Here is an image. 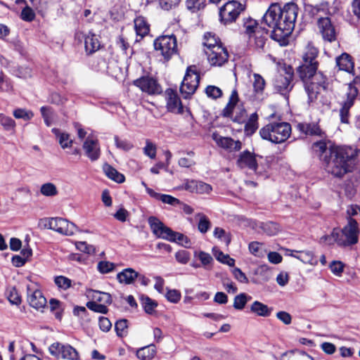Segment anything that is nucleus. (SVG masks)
<instances>
[{
    "label": "nucleus",
    "mask_w": 360,
    "mask_h": 360,
    "mask_svg": "<svg viewBox=\"0 0 360 360\" xmlns=\"http://www.w3.org/2000/svg\"><path fill=\"white\" fill-rule=\"evenodd\" d=\"M52 132L56 136L62 148L65 149L72 146L73 141L70 139L69 134L60 132L59 129L56 128L52 129Z\"/></svg>",
    "instance_id": "nucleus-37"
},
{
    "label": "nucleus",
    "mask_w": 360,
    "mask_h": 360,
    "mask_svg": "<svg viewBox=\"0 0 360 360\" xmlns=\"http://www.w3.org/2000/svg\"><path fill=\"white\" fill-rule=\"evenodd\" d=\"M291 132V125L288 122H272L262 127L259 133L262 139L278 144L287 141Z\"/></svg>",
    "instance_id": "nucleus-3"
},
{
    "label": "nucleus",
    "mask_w": 360,
    "mask_h": 360,
    "mask_svg": "<svg viewBox=\"0 0 360 360\" xmlns=\"http://www.w3.org/2000/svg\"><path fill=\"white\" fill-rule=\"evenodd\" d=\"M239 101L238 91L236 89H233L229 97V102L223 109L221 115L224 117H230L232 114L236 105Z\"/></svg>",
    "instance_id": "nucleus-32"
},
{
    "label": "nucleus",
    "mask_w": 360,
    "mask_h": 360,
    "mask_svg": "<svg viewBox=\"0 0 360 360\" xmlns=\"http://www.w3.org/2000/svg\"><path fill=\"white\" fill-rule=\"evenodd\" d=\"M141 301L145 311L149 314H153V312L155 310V308L158 305L157 303L155 301L152 300L148 297H142Z\"/></svg>",
    "instance_id": "nucleus-51"
},
{
    "label": "nucleus",
    "mask_w": 360,
    "mask_h": 360,
    "mask_svg": "<svg viewBox=\"0 0 360 360\" xmlns=\"http://www.w3.org/2000/svg\"><path fill=\"white\" fill-rule=\"evenodd\" d=\"M27 300L30 305L37 309L44 308L46 304V300L42 292L39 290H32L30 286L27 287Z\"/></svg>",
    "instance_id": "nucleus-24"
},
{
    "label": "nucleus",
    "mask_w": 360,
    "mask_h": 360,
    "mask_svg": "<svg viewBox=\"0 0 360 360\" xmlns=\"http://www.w3.org/2000/svg\"><path fill=\"white\" fill-rule=\"evenodd\" d=\"M134 28L137 35L142 38L149 33L150 25L148 23L146 18L141 15L137 16L134 19Z\"/></svg>",
    "instance_id": "nucleus-31"
},
{
    "label": "nucleus",
    "mask_w": 360,
    "mask_h": 360,
    "mask_svg": "<svg viewBox=\"0 0 360 360\" xmlns=\"http://www.w3.org/2000/svg\"><path fill=\"white\" fill-rule=\"evenodd\" d=\"M186 6L192 13L202 10L206 6V0H186Z\"/></svg>",
    "instance_id": "nucleus-41"
},
{
    "label": "nucleus",
    "mask_w": 360,
    "mask_h": 360,
    "mask_svg": "<svg viewBox=\"0 0 360 360\" xmlns=\"http://www.w3.org/2000/svg\"><path fill=\"white\" fill-rule=\"evenodd\" d=\"M253 87L255 92L257 94H262L265 86L264 79L260 75L257 73L253 74Z\"/></svg>",
    "instance_id": "nucleus-45"
},
{
    "label": "nucleus",
    "mask_w": 360,
    "mask_h": 360,
    "mask_svg": "<svg viewBox=\"0 0 360 360\" xmlns=\"http://www.w3.org/2000/svg\"><path fill=\"white\" fill-rule=\"evenodd\" d=\"M262 244H261L258 242H256V241L251 242L249 244V250L255 256L262 257L263 252L262 250Z\"/></svg>",
    "instance_id": "nucleus-60"
},
{
    "label": "nucleus",
    "mask_w": 360,
    "mask_h": 360,
    "mask_svg": "<svg viewBox=\"0 0 360 360\" xmlns=\"http://www.w3.org/2000/svg\"><path fill=\"white\" fill-rule=\"evenodd\" d=\"M45 226L66 236H72L77 230V226L73 223L60 217L46 219Z\"/></svg>",
    "instance_id": "nucleus-14"
},
{
    "label": "nucleus",
    "mask_w": 360,
    "mask_h": 360,
    "mask_svg": "<svg viewBox=\"0 0 360 360\" xmlns=\"http://www.w3.org/2000/svg\"><path fill=\"white\" fill-rule=\"evenodd\" d=\"M291 256L300 260L304 264H308L311 266H316L318 264V260L315 257L314 252L310 250H294L292 251Z\"/></svg>",
    "instance_id": "nucleus-27"
},
{
    "label": "nucleus",
    "mask_w": 360,
    "mask_h": 360,
    "mask_svg": "<svg viewBox=\"0 0 360 360\" xmlns=\"http://www.w3.org/2000/svg\"><path fill=\"white\" fill-rule=\"evenodd\" d=\"M205 94L209 98L217 99L222 96L223 93L220 88L216 86L210 85L205 89Z\"/></svg>",
    "instance_id": "nucleus-50"
},
{
    "label": "nucleus",
    "mask_w": 360,
    "mask_h": 360,
    "mask_svg": "<svg viewBox=\"0 0 360 360\" xmlns=\"http://www.w3.org/2000/svg\"><path fill=\"white\" fill-rule=\"evenodd\" d=\"M127 328L128 324L127 319H121L115 323V328L117 335L120 337H123L127 334Z\"/></svg>",
    "instance_id": "nucleus-49"
},
{
    "label": "nucleus",
    "mask_w": 360,
    "mask_h": 360,
    "mask_svg": "<svg viewBox=\"0 0 360 360\" xmlns=\"http://www.w3.org/2000/svg\"><path fill=\"white\" fill-rule=\"evenodd\" d=\"M148 224L153 233L158 238L166 239L172 242H178L186 248H190L191 243L190 239L182 233L174 232L166 226L158 218L150 217Z\"/></svg>",
    "instance_id": "nucleus-4"
},
{
    "label": "nucleus",
    "mask_w": 360,
    "mask_h": 360,
    "mask_svg": "<svg viewBox=\"0 0 360 360\" xmlns=\"http://www.w3.org/2000/svg\"><path fill=\"white\" fill-rule=\"evenodd\" d=\"M165 94L167 110L174 113L183 112V106L176 92L169 89L166 90Z\"/></svg>",
    "instance_id": "nucleus-23"
},
{
    "label": "nucleus",
    "mask_w": 360,
    "mask_h": 360,
    "mask_svg": "<svg viewBox=\"0 0 360 360\" xmlns=\"http://www.w3.org/2000/svg\"><path fill=\"white\" fill-rule=\"evenodd\" d=\"M236 165L240 169H248L256 172L258 167L256 155L249 150H244L238 155Z\"/></svg>",
    "instance_id": "nucleus-20"
},
{
    "label": "nucleus",
    "mask_w": 360,
    "mask_h": 360,
    "mask_svg": "<svg viewBox=\"0 0 360 360\" xmlns=\"http://www.w3.org/2000/svg\"><path fill=\"white\" fill-rule=\"evenodd\" d=\"M282 360H314L311 356L304 352H289L284 354Z\"/></svg>",
    "instance_id": "nucleus-40"
},
{
    "label": "nucleus",
    "mask_w": 360,
    "mask_h": 360,
    "mask_svg": "<svg viewBox=\"0 0 360 360\" xmlns=\"http://www.w3.org/2000/svg\"><path fill=\"white\" fill-rule=\"evenodd\" d=\"M8 299L9 302L13 304L18 305L21 303L20 296L15 288H13L10 290Z\"/></svg>",
    "instance_id": "nucleus-62"
},
{
    "label": "nucleus",
    "mask_w": 360,
    "mask_h": 360,
    "mask_svg": "<svg viewBox=\"0 0 360 360\" xmlns=\"http://www.w3.org/2000/svg\"><path fill=\"white\" fill-rule=\"evenodd\" d=\"M55 283L56 285L63 290H67L71 286L72 281L68 278L63 276H56L55 278Z\"/></svg>",
    "instance_id": "nucleus-55"
},
{
    "label": "nucleus",
    "mask_w": 360,
    "mask_h": 360,
    "mask_svg": "<svg viewBox=\"0 0 360 360\" xmlns=\"http://www.w3.org/2000/svg\"><path fill=\"white\" fill-rule=\"evenodd\" d=\"M358 96V89L356 86L349 84L338 101L340 106L339 112L340 121L342 123L348 124L350 117V109L354 105Z\"/></svg>",
    "instance_id": "nucleus-8"
},
{
    "label": "nucleus",
    "mask_w": 360,
    "mask_h": 360,
    "mask_svg": "<svg viewBox=\"0 0 360 360\" xmlns=\"http://www.w3.org/2000/svg\"><path fill=\"white\" fill-rule=\"evenodd\" d=\"M97 268L101 274H108L114 269L115 264L110 262L101 261L98 262Z\"/></svg>",
    "instance_id": "nucleus-59"
},
{
    "label": "nucleus",
    "mask_w": 360,
    "mask_h": 360,
    "mask_svg": "<svg viewBox=\"0 0 360 360\" xmlns=\"http://www.w3.org/2000/svg\"><path fill=\"white\" fill-rule=\"evenodd\" d=\"M214 236L218 239L224 241L228 245L231 240V234L220 227H216L214 230Z\"/></svg>",
    "instance_id": "nucleus-46"
},
{
    "label": "nucleus",
    "mask_w": 360,
    "mask_h": 360,
    "mask_svg": "<svg viewBox=\"0 0 360 360\" xmlns=\"http://www.w3.org/2000/svg\"><path fill=\"white\" fill-rule=\"evenodd\" d=\"M176 259L181 264H187L190 259V254L186 250L178 251L175 254Z\"/></svg>",
    "instance_id": "nucleus-63"
},
{
    "label": "nucleus",
    "mask_w": 360,
    "mask_h": 360,
    "mask_svg": "<svg viewBox=\"0 0 360 360\" xmlns=\"http://www.w3.org/2000/svg\"><path fill=\"white\" fill-rule=\"evenodd\" d=\"M306 77L299 75L300 79L305 84V90L308 95L309 102H313L316 98L318 95L320 94L321 89H326L327 87V78L321 72H317V70H314V72L308 73V71H305Z\"/></svg>",
    "instance_id": "nucleus-5"
},
{
    "label": "nucleus",
    "mask_w": 360,
    "mask_h": 360,
    "mask_svg": "<svg viewBox=\"0 0 360 360\" xmlns=\"http://www.w3.org/2000/svg\"><path fill=\"white\" fill-rule=\"evenodd\" d=\"M40 191L45 196H54L58 193L56 186L52 183H46L41 186Z\"/></svg>",
    "instance_id": "nucleus-47"
},
{
    "label": "nucleus",
    "mask_w": 360,
    "mask_h": 360,
    "mask_svg": "<svg viewBox=\"0 0 360 360\" xmlns=\"http://www.w3.org/2000/svg\"><path fill=\"white\" fill-rule=\"evenodd\" d=\"M336 64L340 70L350 72L354 68V63L352 57L344 53L336 58Z\"/></svg>",
    "instance_id": "nucleus-33"
},
{
    "label": "nucleus",
    "mask_w": 360,
    "mask_h": 360,
    "mask_svg": "<svg viewBox=\"0 0 360 360\" xmlns=\"http://www.w3.org/2000/svg\"><path fill=\"white\" fill-rule=\"evenodd\" d=\"M180 0H158L160 7L164 11H170L178 6Z\"/></svg>",
    "instance_id": "nucleus-54"
},
{
    "label": "nucleus",
    "mask_w": 360,
    "mask_h": 360,
    "mask_svg": "<svg viewBox=\"0 0 360 360\" xmlns=\"http://www.w3.org/2000/svg\"><path fill=\"white\" fill-rule=\"evenodd\" d=\"M292 79V75L290 73H286L285 75H278L274 81L275 89L281 94H286V93L290 91L292 88V85L291 84Z\"/></svg>",
    "instance_id": "nucleus-25"
},
{
    "label": "nucleus",
    "mask_w": 360,
    "mask_h": 360,
    "mask_svg": "<svg viewBox=\"0 0 360 360\" xmlns=\"http://www.w3.org/2000/svg\"><path fill=\"white\" fill-rule=\"evenodd\" d=\"M20 17L25 21L31 22L34 19L35 13L32 8L26 5L21 12Z\"/></svg>",
    "instance_id": "nucleus-58"
},
{
    "label": "nucleus",
    "mask_w": 360,
    "mask_h": 360,
    "mask_svg": "<svg viewBox=\"0 0 360 360\" xmlns=\"http://www.w3.org/2000/svg\"><path fill=\"white\" fill-rule=\"evenodd\" d=\"M251 299L252 297L245 293H240L235 297L233 306L236 309L242 310L244 309L246 303Z\"/></svg>",
    "instance_id": "nucleus-43"
},
{
    "label": "nucleus",
    "mask_w": 360,
    "mask_h": 360,
    "mask_svg": "<svg viewBox=\"0 0 360 360\" xmlns=\"http://www.w3.org/2000/svg\"><path fill=\"white\" fill-rule=\"evenodd\" d=\"M298 7L294 3L285 4L283 8L272 4L263 16V22L272 29L271 37L280 45L288 43V37L295 27Z\"/></svg>",
    "instance_id": "nucleus-2"
},
{
    "label": "nucleus",
    "mask_w": 360,
    "mask_h": 360,
    "mask_svg": "<svg viewBox=\"0 0 360 360\" xmlns=\"http://www.w3.org/2000/svg\"><path fill=\"white\" fill-rule=\"evenodd\" d=\"M86 307L89 309H91L95 312L104 314H107L108 311L107 307L104 304H98L96 302H94V301L88 302L86 303Z\"/></svg>",
    "instance_id": "nucleus-53"
},
{
    "label": "nucleus",
    "mask_w": 360,
    "mask_h": 360,
    "mask_svg": "<svg viewBox=\"0 0 360 360\" xmlns=\"http://www.w3.org/2000/svg\"><path fill=\"white\" fill-rule=\"evenodd\" d=\"M138 272L132 268H127L117 274V279L122 284L130 285L134 283Z\"/></svg>",
    "instance_id": "nucleus-28"
},
{
    "label": "nucleus",
    "mask_w": 360,
    "mask_h": 360,
    "mask_svg": "<svg viewBox=\"0 0 360 360\" xmlns=\"http://www.w3.org/2000/svg\"><path fill=\"white\" fill-rule=\"evenodd\" d=\"M199 218L198 229L202 233H205L210 228L211 222L209 219L202 213H198L196 215Z\"/></svg>",
    "instance_id": "nucleus-44"
},
{
    "label": "nucleus",
    "mask_w": 360,
    "mask_h": 360,
    "mask_svg": "<svg viewBox=\"0 0 360 360\" xmlns=\"http://www.w3.org/2000/svg\"><path fill=\"white\" fill-rule=\"evenodd\" d=\"M212 139L218 146L229 152L238 151L242 148V143L240 141H234L230 137H224L219 134H213Z\"/></svg>",
    "instance_id": "nucleus-22"
},
{
    "label": "nucleus",
    "mask_w": 360,
    "mask_h": 360,
    "mask_svg": "<svg viewBox=\"0 0 360 360\" xmlns=\"http://www.w3.org/2000/svg\"><path fill=\"white\" fill-rule=\"evenodd\" d=\"M213 254L215 258L221 263L229 265V266H233L235 264V259L230 257L229 255L224 254L219 250L213 248Z\"/></svg>",
    "instance_id": "nucleus-42"
},
{
    "label": "nucleus",
    "mask_w": 360,
    "mask_h": 360,
    "mask_svg": "<svg viewBox=\"0 0 360 360\" xmlns=\"http://www.w3.org/2000/svg\"><path fill=\"white\" fill-rule=\"evenodd\" d=\"M49 353L55 357H61L68 360H79L78 352L68 344H62L59 342H53L49 347Z\"/></svg>",
    "instance_id": "nucleus-13"
},
{
    "label": "nucleus",
    "mask_w": 360,
    "mask_h": 360,
    "mask_svg": "<svg viewBox=\"0 0 360 360\" xmlns=\"http://www.w3.org/2000/svg\"><path fill=\"white\" fill-rule=\"evenodd\" d=\"M147 193L151 197L156 200H161L163 203L168 204L170 205H177L181 204V201L170 195L161 194L155 192L152 188H147Z\"/></svg>",
    "instance_id": "nucleus-29"
},
{
    "label": "nucleus",
    "mask_w": 360,
    "mask_h": 360,
    "mask_svg": "<svg viewBox=\"0 0 360 360\" xmlns=\"http://www.w3.org/2000/svg\"><path fill=\"white\" fill-rule=\"evenodd\" d=\"M297 129L305 135L316 136L321 138L325 136V132L317 123H299Z\"/></svg>",
    "instance_id": "nucleus-26"
},
{
    "label": "nucleus",
    "mask_w": 360,
    "mask_h": 360,
    "mask_svg": "<svg viewBox=\"0 0 360 360\" xmlns=\"http://www.w3.org/2000/svg\"><path fill=\"white\" fill-rule=\"evenodd\" d=\"M199 82L200 75L195 67H188L180 86L181 94L185 98H188L195 93L198 86Z\"/></svg>",
    "instance_id": "nucleus-12"
},
{
    "label": "nucleus",
    "mask_w": 360,
    "mask_h": 360,
    "mask_svg": "<svg viewBox=\"0 0 360 360\" xmlns=\"http://www.w3.org/2000/svg\"><path fill=\"white\" fill-rule=\"evenodd\" d=\"M86 296L94 302H101L104 304H109L112 302L111 295L108 292L90 289L86 291Z\"/></svg>",
    "instance_id": "nucleus-30"
},
{
    "label": "nucleus",
    "mask_w": 360,
    "mask_h": 360,
    "mask_svg": "<svg viewBox=\"0 0 360 360\" xmlns=\"http://www.w3.org/2000/svg\"><path fill=\"white\" fill-rule=\"evenodd\" d=\"M105 175L110 179L117 183H123L125 180L124 176L117 172L114 167L108 164H105L103 167Z\"/></svg>",
    "instance_id": "nucleus-36"
},
{
    "label": "nucleus",
    "mask_w": 360,
    "mask_h": 360,
    "mask_svg": "<svg viewBox=\"0 0 360 360\" xmlns=\"http://www.w3.org/2000/svg\"><path fill=\"white\" fill-rule=\"evenodd\" d=\"M76 248L77 250L81 252L87 253V254H93L95 252V248L94 246L88 245L86 242H77L75 243Z\"/></svg>",
    "instance_id": "nucleus-61"
},
{
    "label": "nucleus",
    "mask_w": 360,
    "mask_h": 360,
    "mask_svg": "<svg viewBox=\"0 0 360 360\" xmlns=\"http://www.w3.org/2000/svg\"><path fill=\"white\" fill-rule=\"evenodd\" d=\"M314 150L322 155L325 169L335 177L342 178L346 174L352 172L360 150L352 146L335 145L327 146L325 141L313 143Z\"/></svg>",
    "instance_id": "nucleus-1"
},
{
    "label": "nucleus",
    "mask_w": 360,
    "mask_h": 360,
    "mask_svg": "<svg viewBox=\"0 0 360 360\" xmlns=\"http://www.w3.org/2000/svg\"><path fill=\"white\" fill-rule=\"evenodd\" d=\"M245 6L238 1H229L219 9V20L224 25L232 23L236 20Z\"/></svg>",
    "instance_id": "nucleus-11"
},
{
    "label": "nucleus",
    "mask_w": 360,
    "mask_h": 360,
    "mask_svg": "<svg viewBox=\"0 0 360 360\" xmlns=\"http://www.w3.org/2000/svg\"><path fill=\"white\" fill-rule=\"evenodd\" d=\"M202 44L205 52L206 50H212L217 46H222L219 39L212 32H207L204 34Z\"/></svg>",
    "instance_id": "nucleus-34"
},
{
    "label": "nucleus",
    "mask_w": 360,
    "mask_h": 360,
    "mask_svg": "<svg viewBox=\"0 0 360 360\" xmlns=\"http://www.w3.org/2000/svg\"><path fill=\"white\" fill-rule=\"evenodd\" d=\"M360 228L356 220L349 218L347 224L341 229H338V233L335 232V236L338 240V245L341 248H348L356 245L359 242Z\"/></svg>",
    "instance_id": "nucleus-6"
},
{
    "label": "nucleus",
    "mask_w": 360,
    "mask_h": 360,
    "mask_svg": "<svg viewBox=\"0 0 360 360\" xmlns=\"http://www.w3.org/2000/svg\"><path fill=\"white\" fill-rule=\"evenodd\" d=\"M0 124L5 130H13L15 127V122L10 117H7L0 113Z\"/></svg>",
    "instance_id": "nucleus-48"
},
{
    "label": "nucleus",
    "mask_w": 360,
    "mask_h": 360,
    "mask_svg": "<svg viewBox=\"0 0 360 360\" xmlns=\"http://www.w3.org/2000/svg\"><path fill=\"white\" fill-rule=\"evenodd\" d=\"M263 229L266 234L274 236L278 233L279 226L274 222H267L263 225Z\"/></svg>",
    "instance_id": "nucleus-57"
},
{
    "label": "nucleus",
    "mask_w": 360,
    "mask_h": 360,
    "mask_svg": "<svg viewBox=\"0 0 360 360\" xmlns=\"http://www.w3.org/2000/svg\"><path fill=\"white\" fill-rule=\"evenodd\" d=\"M258 128V115L252 113L245 125V132L247 135H252Z\"/></svg>",
    "instance_id": "nucleus-39"
},
{
    "label": "nucleus",
    "mask_w": 360,
    "mask_h": 360,
    "mask_svg": "<svg viewBox=\"0 0 360 360\" xmlns=\"http://www.w3.org/2000/svg\"><path fill=\"white\" fill-rule=\"evenodd\" d=\"M245 33L249 37V44L258 50H262L268 37V30L258 25L255 20L248 19L244 22Z\"/></svg>",
    "instance_id": "nucleus-7"
},
{
    "label": "nucleus",
    "mask_w": 360,
    "mask_h": 360,
    "mask_svg": "<svg viewBox=\"0 0 360 360\" xmlns=\"http://www.w3.org/2000/svg\"><path fill=\"white\" fill-rule=\"evenodd\" d=\"M205 54L210 64L212 66H221L229 58V53L226 49L223 46L210 50H206Z\"/></svg>",
    "instance_id": "nucleus-18"
},
{
    "label": "nucleus",
    "mask_w": 360,
    "mask_h": 360,
    "mask_svg": "<svg viewBox=\"0 0 360 360\" xmlns=\"http://www.w3.org/2000/svg\"><path fill=\"white\" fill-rule=\"evenodd\" d=\"M134 84L148 95H158L162 91L158 80L153 77L143 76L134 81Z\"/></svg>",
    "instance_id": "nucleus-15"
},
{
    "label": "nucleus",
    "mask_w": 360,
    "mask_h": 360,
    "mask_svg": "<svg viewBox=\"0 0 360 360\" xmlns=\"http://www.w3.org/2000/svg\"><path fill=\"white\" fill-rule=\"evenodd\" d=\"M154 47L164 60L168 61L177 53L176 38L174 34L160 36L154 41Z\"/></svg>",
    "instance_id": "nucleus-9"
},
{
    "label": "nucleus",
    "mask_w": 360,
    "mask_h": 360,
    "mask_svg": "<svg viewBox=\"0 0 360 360\" xmlns=\"http://www.w3.org/2000/svg\"><path fill=\"white\" fill-rule=\"evenodd\" d=\"M317 25L319 32L325 40L328 41L335 40V30L329 18H319Z\"/></svg>",
    "instance_id": "nucleus-21"
},
{
    "label": "nucleus",
    "mask_w": 360,
    "mask_h": 360,
    "mask_svg": "<svg viewBox=\"0 0 360 360\" xmlns=\"http://www.w3.org/2000/svg\"><path fill=\"white\" fill-rule=\"evenodd\" d=\"M177 188L200 195L210 194L212 191L211 185L202 181L194 179H186Z\"/></svg>",
    "instance_id": "nucleus-17"
},
{
    "label": "nucleus",
    "mask_w": 360,
    "mask_h": 360,
    "mask_svg": "<svg viewBox=\"0 0 360 360\" xmlns=\"http://www.w3.org/2000/svg\"><path fill=\"white\" fill-rule=\"evenodd\" d=\"M75 37L78 39H84V49L87 55H91L98 51L101 46L98 36L94 33L89 32L84 34L83 32H78L75 34Z\"/></svg>",
    "instance_id": "nucleus-19"
},
{
    "label": "nucleus",
    "mask_w": 360,
    "mask_h": 360,
    "mask_svg": "<svg viewBox=\"0 0 360 360\" xmlns=\"http://www.w3.org/2000/svg\"><path fill=\"white\" fill-rule=\"evenodd\" d=\"M13 116L17 119H22L24 120H31L34 114L31 110H27L22 108H18L13 111Z\"/></svg>",
    "instance_id": "nucleus-52"
},
{
    "label": "nucleus",
    "mask_w": 360,
    "mask_h": 360,
    "mask_svg": "<svg viewBox=\"0 0 360 360\" xmlns=\"http://www.w3.org/2000/svg\"><path fill=\"white\" fill-rule=\"evenodd\" d=\"M82 148L86 156L92 162L97 160L101 156V146L97 136L93 133L89 134L84 140Z\"/></svg>",
    "instance_id": "nucleus-16"
},
{
    "label": "nucleus",
    "mask_w": 360,
    "mask_h": 360,
    "mask_svg": "<svg viewBox=\"0 0 360 360\" xmlns=\"http://www.w3.org/2000/svg\"><path fill=\"white\" fill-rule=\"evenodd\" d=\"M318 54V49L311 43H309L303 53V63L297 68V73L305 77L306 75L304 72L306 70L308 71V73L314 72V70H317L319 66V63L316 60Z\"/></svg>",
    "instance_id": "nucleus-10"
},
{
    "label": "nucleus",
    "mask_w": 360,
    "mask_h": 360,
    "mask_svg": "<svg viewBox=\"0 0 360 360\" xmlns=\"http://www.w3.org/2000/svg\"><path fill=\"white\" fill-rule=\"evenodd\" d=\"M156 146L150 141L146 140V146L143 148V153L151 159L156 157Z\"/></svg>",
    "instance_id": "nucleus-56"
},
{
    "label": "nucleus",
    "mask_w": 360,
    "mask_h": 360,
    "mask_svg": "<svg viewBox=\"0 0 360 360\" xmlns=\"http://www.w3.org/2000/svg\"><path fill=\"white\" fill-rule=\"evenodd\" d=\"M156 351L153 345L144 347L136 352V356L141 360H151L155 355Z\"/></svg>",
    "instance_id": "nucleus-38"
},
{
    "label": "nucleus",
    "mask_w": 360,
    "mask_h": 360,
    "mask_svg": "<svg viewBox=\"0 0 360 360\" xmlns=\"http://www.w3.org/2000/svg\"><path fill=\"white\" fill-rule=\"evenodd\" d=\"M271 311L267 305L259 301H255L250 306V311L259 316L267 317L270 316Z\"/></svg>",
    "instance_id": "nucleus-35"
},
{
    "label": "nucleus",
    "mask_w": 360,
    "mask_h": 360,
    "mask_svg": "<svg viewBox=\"0 0 360 360\" xmlns=\"http://www.w3.org/2000/svg\"><path fill=\"white\" fill-rule=\"evenodd\" d=\"M166 297L168 301L177 303L181 299V293L176 290H169L166 294Z\"/></svg>",
    "instance_id": "nucleus-64"
}]
</instances>
